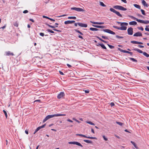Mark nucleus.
<instances>
[{
  "mask_svg": "<svg viewBox=\"0 0 149 149\" xmlns=\"http://www.w3.org/2000/svg\"><path fill=\"white\" fill-rule=\"evenodd\" d=\"M66 115L65 114H54L52 115H48L43 120V122L44 123L45 121H46L47 120H48L49 119L51 118H52L54 117H58L60 116H65Z\"/></svg>",
  "mask_w": 149,
  "mask_h": 149,
  "instance_id": "1",
  "label": "nucleus"
},
{
  "mask_svg": "<svg viewBox=\"0 0 149 149\" xmlns=\"http://www.w3.org/2000/svg\"><path fill=\"white\" fill-rule=\"evenodd\" d=\"M134 50L140 53H143V54L147 57H149V54L146 52H143L142 51L138 48H134L133 49Z\"/></svg>",
  "mask_w": 149,
  "mask_h": 149,
  "instance_id": "2",
  "label": "nucleus"
},
{
  "mask_svg": "<svg viewBox=\"0 0 149 149\" xmlns=\"http://www.w3.org/2000/svg\"><path fill=\"white\" fill-rule=\"evenodd\" d=\"M113 8L116 9H118L121 10L125 11L127 10L126 8L117 5L114 6L113 7Z\"/></svg>",
  "mask_w": 149,
  "mask_h": 149,
  "instance_id": "3",
  "label": "nucleus"
},
{
  "mask_svg": "<svg viewBox=\"0 0 149 149\" xmlns=\"http://www.w3.org/2000/svg\"><path fill=\"white\" fill-rule=\"evenodd\" d=\"M68 143L70 144L76 145L78 146H80L81 148L83 147V146L80 143L77 141H70L68 142Z\"/></svg>",
  "mask_w": 149,
  "mask_h": 149,
  "instance_id": "4",
  "label": "nucleus"
},
{
  "mask_svg": "<svg viewBox=\"0 0 149 149\" xmlns=\"http://www.w3.org/2000/svg\"><path fill=\"white\" fill-rule=\"evenodd\" d=\"M113 27L115 29L121 30H125L127 29V27L126 26H121L120 27H118L117 26H113Z\"/></svg>",
  "mask_w": 149,
  "mask_h": 149,
  "instance_id": "5",
  "label": "nucleus"
},
{
  "mask_svg": "<svg viewBox=\"0 0 149 149\" xmlns=\"http://www.w3.org/2000/svg\"><path fill=\"white\" fill-rule=\"evenodd\" d=\"M110 10L111 12H113V13H114L115 14H116L118 16H119L120 17H122V15L119 12H118V11H116V10H115L113 8H111L110 9Z\"/></svg>",
  "mask_w": 149,
  "mask_h": 149,
  "instance_id": "6",
  "label": "nucleus"
},
{
  "mask_svg": "<svg viewBox=\"0 0 149 149\" xmlns=\"http://www.w3.org/2000/svg\"><path fill=\"white\" fill-rule=\"evenodd\" d=\"M46 24L50 28H54V29H53V30L55 31H58V32H61V31L54 29V28L55 27V26H53L50 25L49 24ZM55 24L56 25V27H58V24L57 23H56Z\"/></svg>",
  "mask_w": 149,
  "mask_h": 149,
  "instance_id": "7",
  "label": "nucleus"
},
{
  "mask_svg": "<svg viewBox=\"0 0 149 149\" xmlns=\"http://www.w3.org/2000/svg\"><path fill=\"white\" fill-rule=\"evenodd\" d=\"M76 135L77 136H82L85 138H87L88 139H95V137H90V136H86L82 134H76Z\"/></svg>",
  "mask_w": 149,
  "mask_h": 149,
  "instance_id": "8",
  "label": "nucleus"
},
{
  "mask_svg": "<svg viewBox=\"0 0 149 149\" xmlns=\"http://www.w3.org/2000/svg\"><path fill=\"white\" fill-rule=\"evenodd\" d=\"M103 31L104 32H107L113 35H114L115 34L114 32L109 29H103Z\"/></svg>",
  "mask_w": 149,
  "mask_h": 149,
  "instance_id": "9",
  "label": "nucleus"
},
{
  "mask_svg": "<svg viewBox=\"0 0 149 149\" xmlns=\"http://www.w3.org/2000/svg\"><path fill=\"white\" fill-rule=\"evenodd\" d=\"M128 34L129 35H131L133 34V29L132 27H130L127 29Z\"/></svg>",
  "mask_w": 149,
  "mask_h": 149,
  "instance_id": "10",
  "label": "nucleus"
},
{
  "mask_svg": "<svg viewBox=\"0 0 149 149\" xmlns=\"http://www.w3.org/2000/svg\"><path fill=\"white\" fill-rule=\"evenodd\" d=\"M71 10H74L77 11H84V10L83 9L80 8H78L76 7L72 8L71 9Z\"/></svg>",
  "mask_w": 149,
  "mask_h": 149,
  "instance_id": "11",
  "label": "nucleus"
},
{
  "mask_svg": "<svg viewBox=\"0 0 149 149\" xmlns=\"http://www.w3.org/2000/svg\"><path fill=\"white\" fill-rule=\"evenodd\" d=\"M65 96V94L63 92H61L58 94L57 97L58 99H61L63 97Z\"/></svg>",
  "mask_w": 149,
  "mask_h": 149,
  "instance_id": "12",
  "label": "nucleus"
},
{
  "mask_svg": "<svg viewBox=\"0 0 149 149\" xmlns=\"http://www.w3.org/2000/svg\"><path fill=\"white\" fill-rule=\"evenodd\" d=\"M77 24L79 26L81 27L86 28L87 26V25L86 24H84L82 23H78Z\"/></svg>",
  "mask_w": 149,
  "mask_h": 149,
  "instance_id": "13",
  "label": "nucleus"
},
{
  "mask_svg": "<svg viewBox=\"0 0 149 149\" xmlns=\"http://www.w3.org/2000/svg\"><path fill=\"white\" fill-rule=\"evenodd\" d=\"M75 21L74 20H68L67 21H65L64 22V24H72L75 22Z\"/></svg>",
  "mask_w": 149,
  "mask_h": 149,
  "instance_id": "14",
  "label": "nucleus"
},
{
  "mask_svg": "<svg viewBox=\"0 0 149 149\" xmlns=\"http://www.w3.org/2000/svg\"><path fill=\"white\" fill-rule=\"evenodd\" d=\"M134 36H142V33L140 32H137L134 34L133 35Z\"/></svg>",
  "mask_w": 149,
  "mask_h": 149,
  "instance_id": "15",
  "label": "nucleus"
},
{
  "mask_svg": "<svg viewBox=\"0 0 149 149\" xmlns=\"http://www.w3.org/2000/svg\"><path fill=\"white\" fill-rule=\"evenodd\" d=\"M131 17L134 19V20H136L138 22L141 23H143V20L139 19H137L135 17H134L133 16H131Z\"/></svg>",
  "mask_w": 149,
  "mask_h": 149,
  "instance_id": "16",
  "label": "nucleus"
},
{
  "mask_svg": "<svg viewBox=\"0 0 149 149\" xmlns=\"http://www.w3.org/2000/svg\"><path fill=\"white\" fill-rule=\"evenodd\" d=\"M116 22L118 24H120L121 26H127L128 24V23L126 22Z\"/></svg>",
  "mask_w": 149,
  "mask_h": 149,
  "instance_id": "17",
  "label": "nucleus"
},
{
  "mask_svg": "<svg viewBox=\"0 0 149 149\" xmlns=\"http://www.w3.org/2000/svg\"><path fill=\"white\" fill-rule=\"evenodd\" d=\"M90 22L91 23L93 24H94L101 25V24H104V22H93V21H90Z\"/></svg>",
  "mask_w": 149,
  "mask_h": 149,
  "instance_id": "18",
  "label": "nucleus"
},
{
  "mask_svg": "<svg viewBox=\"0 0 149 149\" xmlns=\"http://www.w3.org/2000/svg\"><path fill=\"white\" fill-rule=\"evenodd\" d=\"M118 49L120 52H123V53H125L129 54V52H130L129 51L121 49H120L119 48H118Z\"/></svg>",
  "mask_w": 149,
  "mask_h": 149,
  "instance_id": "19",
  "label": "nucleus"
},
{
  "mask_svg": "<svg viewBox=\"0 0 149 149\" xmlns=\"http://www.w3.org/2000/svg\"><path fill=\"white\" fill-rule=\"evenodd\" d=\"M6 56L14 55L13 53L10 52V51H7L5 52Z\"/></svg>",
  "mask_w": 149,
  "mask_h": 149,
  "instance_id": "20",
  "label": "nucleus"
},
{
  "mask_svg": "<svg viewBox=\"0 0 149 149\" xmlns=\"http://www.w3.org/2000/svg\"><path fill=\"white\" fill-rule=\"evenodd\" d=\"M92 26L94 27L100 28H105V26H99L97 25H94L93 24L92 25Z\"/></svg>",
  "mask_w": 149,
  "mask_h": 149,
  "instance_id": "21",
  "label": "nucleus"
},
{
  "mask_svg": "<svg viewBox=\"0 0 149 149\" xmlns=\"http://www.w3.org/2000/svg\"><path fill=\"white\" fill-rule=\"evenodd\" d=\"M142 3L144 6H146L147 7H148V4L146 3L145 1L144 0H143L142 1Z\"/></svg>",
  "mask_w": 149,
  "mask_h": 149,
  "instance_id": "22",
  "label": "nucleus"
},
{
  "mask_svg": "<svg viewBox=\"0 0 149 149\" xmlns=\"http://www.w3.org/2000/svg\"><path fill=\"white\" fill-rule=\"evenodd\" d=\"M129 24L130 25H136L137 24V23L135 21H133L130 22Z\"/></svg>",
  "mask_w": 149,
  "mask_h": 149,
  "instance_id": "23",
  "label": "nucleus"
},
{
  "mask_svg": "<svg viewBox=\"0 0 149 149\" xmlns=\"http://www.w3.org/2000/svg\"><path fill=\"white\" fill-rule=\"evenodd\" d=\"M98 45L100 46L103 49H107V48L104 46V45L103 44H99Z\"/></svg>",
  "mask_w": 149,
  "mask_h": 149,
  "instance_id": "24",
  "label": "nucleus"
},
{
  "mask_svg": "<svg viewBox=\"0 0 149 149\" xmlns=\"http://www.w3.org/2000/svg\"><path fill=\"white\" fill-rule=\"evenodd\" d=\"M90 30L92 31H97L98 30V29L96 28L91 27L90 28Z\"/></svg>",
  "mask_w": 149,
  "mask_h": 149,
  "instance_id": "25",
  "label": "nucleus"
},
{
  "mask_svg": "<svg viewBox=\"0 0 149 149\" xmlns=\"http://www.w3.org/2000/svg\"><path fill=\"white\" fill-rule=\"evenodd\" d=\"M84 141L85 142H86L87 143H92V141H90L88 140H84Z\"/></svg>",
  "mask_w": 149,
  "mask_h": 149,
  "instance_id": "26",
  "label": "nucleus"
},
{
  "mask_svg": "<svg viewBox=\"0 0 149 149\" xmlns=\"http://www.w3.org/2000/svg\"><path fill=\"white\" fill-rule=\"evenodd\" d=\"M133 5L135 7L137 8H138L139 9H140L141 8L140 6L136 4H134Z\"/></svg>",
  "mask_w": 149,
  "mask_h": 149,
  "instance_id": "27",
  "label": "nucleus"
},
{
  "mask_svg": "<svg viewBox=\"0 0 149 149\" xmlns=\"http://www.w3.org/2000/svg\"><path fill=\"white\" fill-rule=\"evenodd\" d=\"M145 24H149V21L148 20H143V23Z\"/></svg>",
  "mask_w": 149,
  "mask_h": 149,
  "instance_id": "28",
  "label": "nucleus"
},
{
  "mask_svg": "<svg viewBox=\"0 0 149 149\" xmlns=\"http://www.w3.org/2000/svg\"><path fill=\"white\" fill-rule=\"evenodd\" d=\"M76 18V17H74V16L69 17H68V19H75Z\"/></svg>",
  "mask_w": 149,
  "mask_h": 149,
  "instance_id": "29",
  "label": "nucleus"
},
{
  "mask_svg": "<svg viewBox=\"0 0 149 149\" xmlns=\"http://www.w3.org/2000/svg\"><path fill=\"white\" fill-rule=\"evenodd\" d=\"M47 31L48 32L51 33H54V32L53 31L50 29H47Z\"/></svg>",
  "mask_w": 149,
  "mask_h": 149,
  "instance_id": "30",
  "label": "nucleus"
},
{
  "mask_svg": "<svg viewBox=\"0 0 149 149\" xmlns=\"http://www.w3.org/2000/svg\"><path fill=\"white\" fill-rule=\"evenodd\" d=\"M131 142L134 145V147L136 148H137V147L136 145V144L134 142H133L132 141H131Z\"/></svg>",
  "mask_w": 149,
  "mask_h": 149,
  "instance_id": "31",
  "label": "nucleus"
},
{
  "mask_svg": "<svg viewBox=\"0 0 149 149\" xmlns=\"http://www.w3.org/2000/svg\"><path fill=\"white\" fill-rule=\"evenodd\" d=\"M3 113H4V114L5 115V116L6 118H7L8 116H7V113L6 111H5V110H3Z\"/></svg>",
  "mask_w": 149,
  "mask_h": 149,
  "instance_id": "32",
  "label": "nucleus"
},
{
  "mask_svg": "<svg viewBox=\"0 0 149 149\" xmlns=\"http://www.w3.org/2000/svg\"><path fill=\"white\" fill-rule=\"evenodd\" d=\"M13 25L14 26L17 27L18 26V23L17 22H15L14 23Z\"/></svg>",
  "mask_w": 149,
  "mask_h": 149,
  "instance_id": "33",
  "label": "nucleus"
},
{
  "mask_svg": "<svg viewBox=\"0 0 149 149\" xmlns=\"http://www.w3.org/2000/svg\"><path fill=\"white\" fill-rule=\"evenodd\" d=\"M130 60H132V61H133L134 62H137V60L134 58H130Z\"/></svg>",
  "mask_w": 149,
  "mask_h": 149,
  "instance_id": "34",
  "label": "nucleus"
},
{
  "mask_svg": "<svg viewBox=\"0 0 149 149\" xmlns=\"http://www.w3.org/2000/svg\"><path fill=\"white\" fill-rule=\"evenodd\" d=\"M100 4L103 7H105L106 6L102 2H100Z\"/></svg>",
  "mask_w": 149,
  "mask_h": 149,
  "instance_id": "35",
  "label": "nucleus"
},
{
  "mask_svg": "<svg viewBox=\"0 0 149 149\" xmlns=\"http://www.w3.org/2000/svg\"><path fill=\"white\" fill-rule=\"evenodd\" d=\"M116 123L117 124L120 126H122L123 125V123L121 122L116 121Z\"/></svg>",
  "mask_w": 149,
  "mask_h": 149,
  "instance_id": "36",
  "label": "nucleus"
},
{
  "mask_svg": "<svg viewBox=\"0 0 149 149\" xmlns=\"http://www.w3.org/2000/svg\"><path fill=\"white\" fill-rule=\"evenodd\" d=\"M107 45H108V46L111 49H112L114 47L113 46L110 45L109 44H108Z\"/></svg>",
  "mask_w": 149,
  "mask_h": 149,
  "instance_id": "37",
  "label": "nucleus"
},
{
  "mask_svg": "<svg viewBox=\"0 0 149 149\" xmlns=\"http://www.w3.org/2000/svg\"><path fill=\"white\" fill-rule=\"evenodd\" d=\"M88 123L92 125H95V124L91 121H88L87 122Z\"/></svg>",
  "mask_w": 149,
  "mask_h": 149,
  "instance_id": "38",
  "label": "nucleus"
},
{
  "mask_svg": "<svg viewBox=\"0 0 149 149\" xmlns=\"http://www.w3.org/2000/svg\"><path fill=\"white\" fill-rule=\"evenodd\" d=\"M141 11L143 15H145V12L144 10L143 9H141Z\"/></svg>",
  "mask_w": 149,
  "mask_h": 149,
  "instance_id": "39",
  "label": "nucleus"
},
{
  "mask_svg": "<svg viewBox=\"0 0 149 149\" xmlns=\"http://www.w3.org/2000/svg\"><path fill=\"white\" fill-rule=\"evenodd\" d=\"M39 130H40V128L39 127H38L35 130L34 132V134H35L37 131H38Z\"/></svg>",
  "mask_w": 149,
  "mask_h": 149,
  "instance_id": "40",
  "label": "nucleus"
},
{
  "mask_svg": "<svg viewBox=\"0 0 149 149\" xmlns=\"http://www.w3.org/2000/svg\"><path fill=\"white\" fill-rule=\"evenodd\" d=\"M131 42L133 44H137L138 42L135 41H131Z\"/></svg>",
  "mask_w": 149,
  "mask_h": 149,
  "instance_id": "41",
  "label": "nucleus"
},
{
  "mask_svg": "<svg viewBox=\"0 0 149 149\" xmlns=\"http://www.w3.org/2000/svg\"><path fill=\"white\" fill-rule=\"evenodd\" d=\"M139 29L140 30L142 31H143L144 30L143 28L142 27H138Z\"/></svg>",
  "mask_w": 149,
  "mask_h": 149,
  "instance_id": "42",
  "label": "nucleus"
},
{
  "mask_svg": "<svg viewBox=\"0 0 149 149\" xmlns=\"http://www.w3.org/2000/svg\"><path fill=\"white\" fill-rule=\"evenodd\" d=\"M116 38L119 39V38H123V37L122 36H120L118 35H116Z\"/></svg>",
  "mask_w": 149,
  "mask_h": 149,
  "instance_id": "43",
  "label": "nucleus"
},
{
  "mask_svg": "<svg viewBox=\"0 0 149 149\" xmlns=\"http://www.w3.org/2000/svg\"><path fill=\"white\" fill-rule=\"evenodd\" d=\"M102 38L105 39H108V37H107L105 36H102Z\"/></svg>",
  "mask_w": 149,
  "mask_h": 149,
  "instance_id": "44",
  "label": "nucleus"
},
{
  "mask_svg": "<svg viewBox=\"0 0 149 149\" xmlns=\"http://www.w3.org/2000/svg\"><path fill=\"white\" fill-rule=\"evenodd\" d=\"M45 125H46L45 124L39 127H39V128H40V129L44 127H45Z\"/></svg>",
  "mask_w": 149,
  "mask_h": 149,
  "instance_id": "45",
  "label": "nucleus"
},
{
  "mask_svg": "<svg viewBox=\"0 0 149 149\" xmlns=\"http://www.w3.org/2000/svg\"><path fill=\"white\" fill-rule=\"evenodd\" d=\"M103 137L105 141H107L108 140V139L107 138H106L105 136L104 135L103 136Z\"/></svg>",
  "mask_w": 149,
  "mask_h": 149,
  "instance_id": "46",
  "label": "nucleus"
},
{
  "mask_svg": "<svg viewBox=\"0 0 149 149\" xmlns=\"http://www.w3.org/2000/svg\"><path fill=\"white\" fill-rule=\"evenodd\" d=\"M145 30L146 31H149V28H148V27H146Z\"/></svg>",
  "mask_w": 149,
  "mask_h": 149,
  "instance_id": "47",
  "label": "nucleus"
},
{
  "mask_svg": "<svg viewBox=\"0 0 149 149\" xmlns=\"http://www.w3.org/2000/svg\"><path fill=\"white\" fill-rule=\"evenodd\" d=\"M39 34L40 36H44V34L43 33H40Z\"/></svg>",
  "mask_w": 149,
  "mask_h": 149,
  "instance_id": "48",
  "label": "nucleus"
},
{
  "mask_svg": "<svg viewBox=\"0 0 149 149\" xmlns=\"http://www.w3.org/2000/svg\"><path fill=\"white\" fill-rule=\"evenodd\" d=\"M66 15H63L58 16H57V17H62L65 16H66Z\"/></svg>",
  "mask_w": 149,
  "mask_h": 149,
  "instance_id": "49",
  "label": "nucleus"
},
{
  "mask_svg": "<svg viewBox=\"0 0 149 149\" xmlns=\"http://www.w3.org/2000/svg\"><path fill=\"white\" fill-rule=\"evenodd\" d=\"M42 17L43 18H46V19H49V17H47V16H45V15H43L42 16Z\"/></svg>",
  "mask_w": 149,
  "mask_h": 149,
  "instance_id": "50",
  "label": "nucleus"
},
{
  "mask_svg": "<svg viewBox=\"0 0 149 149\" xmlns=\"http://www.w3.org/2000/svg\"><path fill=\"white\" fill-rule=\"evenodd\" d=\"M28 11L27 10H25L23 11V13H28Z\"/></svg>",
  "mask_w": 149,
  "mask_h": 149,
  "instance_id": "51",
  "label": "nucleus"
},
{
  "mask_svg": "<svg viewBox=\"0 0 149 149\" xmlns=\"http://www.w3.org/2000/svg\"><path fill=\"white\" fill-rule=\"evenodd\" d=\"M110 105L111 107H112L114 106L115 105V104L113 102H111L110 103Z\"/></svg>",
  "mask_w": 149,
  "mask_h": 149,
  "instance_id": "52",
  "label": "nucleus"
},
{
  "mask_svg": "<svg viewBox=\"0 0 149 149\" xmlns=\"http://www.w3.org/2000/svg\"><path fill=\"white\" fill-rule=\"evenodd\" d=\"M48 19L50 20L51 21H53L54 22L55 21V19H53L50 18L49 17V19Z\"/></svg>",
  "mask_w": 149,
  "mask_h": 149,
  "instance_id": "53",
  "label": "nucleus"
},
{
  "mask_svg": "<svg viewBox=\"0 0 149 149\" xmlns=\"http://www.w3.org/2000/svg\"><path fill=\"white\" fill-rule=\"evenodd\" d=\"M138 46L140 48H143L144 47V46L141 45H138Z\"/></svg>",
  "mask_w": 149,
  "mask_h": 149,
  "instance_id": "54",
  "label": "nucleus"
},
{
  "mask_svg": "<svg viewBox=\"0 0 149 149\" xmlns=\"http://www.w3.org/2000/svg\"><path fill=\"white\" fill-rule=\"evenodd\" d=\"M59 72L60 74H61V75H64L63 73L62 72H61V71H59Z\"/></svg>",
  "mask_w": 149,
  "mask_h": 149,
  "instance_id": "55",
  "label": "nucleus"
},
{
  "mask_svg": "<svg viewBox=\"0 0 149 149\" xmlns=\"http://www.w3.org/2000/svg\"><path fill=\"white\" fill-rule=\"evenodd\" d=\"M25 133L27 134H29V131L28 130H25Z\"/></svg>",
  "mask_w": 149,
  "mask_h": 149,
  "instance_id": "56",
  "label": "nucleus"
},
{
  "mask_svg": "<svg viewBox=\"0 0 149 149\" xmlns=\"http://www.w3.org/2000/svg\"><path fill=\"white\" fill-rule=\"evenodd\" d=\"M67 65L68 66L69 68H71L72 66L71 65H70V64H67Z\"/></svg>",
  "mask_w": 149,
  "mask_h": 149,
  "instance_id": "57",
  "label": "nucleus"
},
{
  "mask_svg": "<svg viewBox=\"0 0 149 149\" xmlns=\"http://www.w3.org/2000/svg\"><path fill=\"white\" fill-rule=\"evenodd\" d=\"M84 92L86 93H88L89 92V90H85Z\"/></svg>",
  "mask_w": 149,
  "mask_h": 149,
  "instance_id": "58",
  "label": "nucleus"
},
{
  "mask_svg": "<svg viewBox=\"0 0 149 149\" xmlns=\"http://www.w3.org/2000/svg\"><path fill=\"white\" fill-rule=\"evenodd\" d=\"M67 121L68 122H70L71 123H72L73 122V121L72 120H71L70 119H68Z\"/></svg>",
  "mask_w": 149,
  "mask_h": 149,
  "instance_id": "59",
  "label": "nucleus"
},
{
  "mask_svg": "<svg viewBox=\"0 0 149 149\" xmlns=\"http://www.w3.org/2000/svg\"><path fill=\"white\" fill-rule=\"evenodd\" d=\"M29 20L33 22H34V20L32 19H29Z\"/></svg>",
  "mask_w": 149,
  "mask_h": 149,
  "instance_id": "60",
  "label": "nucleus"
},
{
  "mask_svg": "<svg viewBox=\"0 0 149 149\" xmlns=\"http://www.w3.org/2000/svg\"><path fill=\"white\" fill-rule=\"evenodd\" d=\"M137 44H143V43L141 42H138Z\"/></svg>",
  "mask_w": 149,
  "mask_h": 149,
  "instance_id": "61",
  "label": "nucleus"
},
{
  "mask_svg": "<svg viewBox=\"0 0 149 149\" xmlns=\"http://www.w3.org/2000/svg\"><path fill=\"white\" fill-rule=\"evenodd\" d=\"M78 37L79 38H81L82 39H83V37L82 36H80V35L79 36H78Z\"/></svg>",
  "mask_w": 149,
  "mask_h": 149,
  "instance_id": "62",
  "label": "nucleus"
},
{
  "mask_svg": "<svg viewBox=\"0 0 149 149\" xmlns=\"http://www.w3.org/2000/svg\"><path fill=\"white\" fill-rule=\"evenodd\" d=\"M91 132H93V134L95 133V132L94 130H93V129H91Z\"/></svg>",
  "mask_w": 149,
  "mask_h": 149,
  "instance_id": "63",
  "label": "nucleus"
},
{
  "mask_svg": "<svg viewBox=\"0 0 149 149\" xmlns=\"http://www.w3.org/2000/svg\"><path fill=\"white\" fill-rule=\"evenodd\" d=\"M75 31L76 32H77V33H79V32H80V31H79V30H77V29L75 30Z\"/></svg>",
  "mask_w": 149,
  "mask_h": 149,
  "instance_id": "64",
  "label": "nucleus"
}]
</instances>
